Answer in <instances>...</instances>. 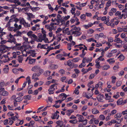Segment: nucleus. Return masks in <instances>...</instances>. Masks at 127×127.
I'll use <instances>...</instances> for the list:
<instances>
[{"instance_id": "nucleus-1", "label": "nucleus", "mask_w": 127, "mask_h": 127, "mask_svg": "<svg viewBox=\"0 0 127 127\" xmlns=\"http://www.w3.org/2000/svg\"><path fill=\"white\" fill-rule=\"evenodd\" d=\"M32 70L35 72L39 71L38 73L40 74H42L43 72V70L41 69L40 67L36 65L32 67Z\"/></svg>"}, {"instance_id": "nucleus-2", "label": "nucleus", "mask_w": 127, "mask_h": 127, "mask_svg": "<svg viewBox=\"0 0 127 127\" xmlns=\"http://www.w3.org/2000/svg\"><path fill=\"white\" fill-rule=\"evenodd\" d=\"M9 49V47L5 46L3 45H1L0 48V51L1 53H4L5 51H7Z\"/></svg>"}, {"instance_id": "nucleus-3", "label": "nucleus", "mask_w": 127, "mask_h": 127, "mask_svg": "<svg viewBox=\"0 0 127 127\" xmlns=\"http://www.w3.org/2000/svg\"><path fill=\"white\" fill-rule=\"evenodd\" d=\"M122 114L121 113H118L115 114V115L114 117L115 118H117V120H118L119 121H120V122H121V120L120 119V118L122 116Z\"/></svg>"}, {"instance_id": "nucleus-4", "label": "nucleus", "mask_w": 127, "mask_h": 127, "mask_svg": "<svg viewBox=\"0 0 127 127\" xmlns=\"http://www.w3.org/2000/svg\"><path fill=\"white\" fill-rule=\"evenodd\" d=\"M15 20V19H10L9 20V21L6 24V25L5 26V27L7 28V27H10V26H11V23H13V22H14V21Z\"/></svg>"}, {"instance_id": "nucleus-5", "label": "nucleus", "mask_w": 127, "mask_h": 127, "mask_svg": "<svg viewBox=\"0 0 127 127\" xmlns=\"http://www.w3.org/2000/svg\"><path fill=\"white\" fill-rule=\"evenodd\" d=\"M76 116L78 118V121L79 122H82L84 119V117L83 116L78 114L76 115Z\"/></svg>"}, {"instance_id": "nucleus-6", "label": "nucleus", "mask_w": 127, "mask_h": 127, "mask_svg": "<svg viewBox=\"0 0 127 127\" xmlns=\"http://www.w3.org/2000/svg\"><path fill=\"white\" fill-rule=\"evenodd\" d=\"M103 97V95L99 94L97 95L96 98L97 100L101 102Z\"/></svg>"}, {"instance_id": "nucleus-7", "label": "nucleus", "mask_w": 127, "mask_h": 127, "mask_svg": "<svg viewBox=\"0 0 127 127\" xmlns=\"http://www.w3.org/2000/svg\"><path fill=\"white\" fill-rule=\"evenodd\" d=\"M81 29L79 27H75L72 28L70 32L72 34L73 33V31H79Z\"/></svg>"}, {"instance_id": "nucleus-8", "label": "nucleus", "mask_w": 127, "mask_h": 127, "mask_svg": "<svg viewBox=\"0 0 127 127\" xmlns=\"http://www.w3.org/2000/svg\"><path fill=\"white\" fill-rule=\"evenodd\" d=\"M27 13V15L29 17L28 20H31V18H35V16L33 15L32 13Z\"/></svg>"}, {"instance_id": "nucleus-9", "label": "nucleus", "mask_w": 127, "mask_h": 127, "mask_svg": "<svg viewBox=\"0 0 127 127\" xmlns=\"http://www.w3.org/2000/svg\"><path fill=\"white\" fill-rule=\"evenodd\" d=\"M123 99L122 98H121L119 99L117 101V104L118 105H124V101H123Z\"/></svg>"}, {"instance_id": "nucleus-10", "label": "nucleus", "mask_w": 127, "mask_h": 127, "mask_svg": "<svg viewBox=\"0 0 127 127\" xmlns=\"http://www.w3.org/2000/svg\"><path fill=\"white\" fill-rule=\"evenodd\" d=\"M30 38H31L32 40H34L37 42H38V37L37 36L34 34H33L30 37Z\"/></svg>"}, {"instance_id": "nucleus-11", "label": "nucleus", "mask_w": 127, "mask_h": 127, "mask_svg": "<svg viewBox=\"0 0 127 127\" xmlns=\"http://www.w3.org/2000/svg\"><path fill=\"white\" fill-rule=\"evenodd\" d=\"M74 112V110L73 109H69L66 111V115L67 116H70L71 114Z\"/></svg>"}, {"instance_id": "nucleus-12", "label": "nucleus", "mask_w": 127, "mask_h": 127, "mask_svg": "<svg viewBox=\"0 0 127 127\" xmlns=\"http://www.w3.org/2000/svg\"><path fill=\"white\" fill-rule=\"evenodd\" d=\"M50 66L51 69H57L58 67V66L57 65L55 64H51L50 65Z\"/></svg>"}, {"instance_id": "nucleus-13", "label": "nucleus", "mask_w": 127, "mask_h": 127, "mask_svg": "<svg viewBox=\"0 0 127 127\" xmlns=\"http://www.w3.org/2000/svg\"><path fill=\"white\" fill-rule=\"evenodd\" d=\"M114 58H112L110 59L107 60V61L110 64H112L115 62V61L114 60Z\"/></svg>"}, {"instance_id": "nucleus-14", "label": "nucleus", "mask_w": 127, "mask_h": 127, "mask_svg": "<svg viewBox=\"0 0 127 127\" xmlns=\"http://www.w3.org/2000/svg\"><path fill=\"white\" fill-rule=\"evenodd\" d=\"M57 85V84L56 83H55L53 85H51L50 86V88L49 90L50 91H52V92L55 89L54 87H55L56 85Z\"/></svg>"}, {"instance_id": "nucleus-15", "label": "nucleus", "mask_w": 127, "mask_h": 127, "mask_svg": "<svg viewBox=\"0 0 127 127\" xmlns=\"http://www.w3.org/2000/svg\"><path fill=\"white\" fill-rule=\"evenodd\" d=\"M39 38H38V42H41L43 39H44V38H43V35H42L41 34H40L38 36Z\"/></svg>"}, {"instance_id": "nucleus-16", "label": "nucleus", "mask_w": 127, "mask_h": 127, "mask_svg": "<svg viewBox=\"0 0 127 127\" xmlns=\"http://www.w3.org/2000/svg\"><path fill=\"white\" fill-rule=\"evenodd\" d=\"M111 1H108L106 4V6L105 8V9H108V7L111 5Z\"/></svg>"}, {"instance_id": "nucleus-17", "label": "nucleus", "mask_w": 127, "mask_h": 127, "mask_svg": "<svg viewBox=\"0 0 127 127\" xmlns=\"http://www.w3.org/2000/svg\"><path fill=\"white\" fill-rule=\"evenodd\" d=\"M41 74H40V73H38L37 74L36 73L33 74L32 76V79H35L38 76H39Z\"/></svg>"}, {"instance_id": "nucleus-18", "label": "nucleus", "mask_w": 127, "mask_h": 127, "mask_svg": "<svg viewBox=\"0 0 127 127\" xmlns=\"http://www.w3.org/2000/svg\"><path fill=\"white\" fill-rule=\"evenodd\" d=\"M16 23L17 22H15V23L14 24V26L16 28V30H19L21 29L22 27L20 25L18 26V25L16 24Z\"/></svg>"}, {"instance_id": "nucleus-19", "label": "nucleus", "mask_w": 127, "mask_h": 127, "mask_svg": "<svg viewBox=\"0 0 127 127\" xmlns=\"http://www.w3.org/2000/svg\"><path fill=\"white\" fill-rule=\"evenodd\" d=\"M16 15L15 14L13 15L11 17V19H15V20L14 21L15 22H17L19 21V20L16 18Z\"/></svg>"}, {"instance_id": "nucleus-20", "label": "nucleus", "mask_w": 127, "mask_h": 127, "mask_svg": "<svg viewBox=\"0 0 127 127\" xmlns=\"http://www.w3.org/2000/svg\"><path fill=\"white\" fill-rule=\"evenodd\" d=\"M83 95L84 97H86L88 99H89L92 96V95H90L89 96H88V95H87V94L86 92H83Z\"/></svg>"}, {"instance_id": "nucleus-21", "label": "nucleus", "mask_w": 127, "mask_h": 127, "mask_svg": "<svg viewBox=\"0 0 127 127\" xmlns=\"http://www.w3.org/2000/svg\"><path fill=\"white\" fill-rule=\"evenodd\" d=\"M82 33L80 32L79 31H73V33L72 34H76V36H79Z\"/></svg>"}, {"instance_id": "nucleus-22", "label": "nucleus", "mask_w": 127, "mask_h": 127, "mask_svg": "<svg viewBox=\"0 0 127 127\" xmlns=\"http://www.w3.org/2000/svg\"><path fill=\"white\" fill-rule=\"evenodd\" d=\"M1 93L2 95L3 96H7L8 94V92L6 91H5L4 90L2 91Z\"/></svg>"}, {"instance_id": "nucleus-23", "label": "nucleus", "mask_w": 127, "mask_h": 127, "mask_svg": "<svg viewBox=\"0 0 127 127\" xmlns=\"http://www.w3.org/2000/svg\"><path fill=\"white\" fill-rule=\"evenodd\" d=\"M23 60L22 56L21 55L19 56L18 57V60L20 63H22Z\"/></svg>"}, {"instance_id": "nucleus-24", "label": "nucleus", "mask_w": 127, "mask_h": 127, "mask_svg": "<svg viewBox=\"0 0 127 127\" xmlns=\"http://www.w3.org/2000/svg\"><path fill=\"white\" fill-rule=\"evenodd\" d=\"M92 113L94 114H96L99 113V111L96 108L93 109L92 110Z\"/></svg>"}, {"instance_id": "nucleus-25", "label": "nucleus", "mask_w": 127, "mask_h": 127, "mask_svg": "<svg viewBox=\"0 0 127 127\" xmlns=\"http://www.w3.org/2000/svg\"><path fill=\"white\" fill-rule=\"evenodd\" d=\"M8 42L11 43L13 42L14 44H16L17 43L16 41V39L15 38H13L11 39H10L8 41Z\"/></svg>"}, {"instance_id": "nucleus-26", "label": "nucleus", "mask_w": 127, "mask_h": 127, "mask_svg": "<svg viewBox=\"0 0 127 127\" xmlns=\"http://www.w3.org/2000/svg\"><path fill=\"white\" fill-rule=\"evenodd\" d=\"M23 98L21 96L17 97L15 99V101L16 102H19L23 100Z\"/></svg>"}, {"instance_id": "nucleus-27", "label": "nucleus", "mask_w": 127, "mask_h": 127, "mask_svg": "<svg viewBox=\"0 0 127 127\" xmlns=\"http://www.w3.org/2000/svg\"><path fill=\"white\" fill-rule=\"evenodd\" d=\"M114 41L115 42H117V43H121L122 42V40L119 38H116L114 40Z\"/></svg>"}, {"instance_id": "nucleus-28", "label": "nucleus", "mask_w": 127, "mask_h": 127, "mask_svg": "<svg viewBox=\"0 0 127 127\" xmlns=\"http://www.w3.org/2000/svg\"><path fill=\"white\" fill-rule=\"evenodd\" d=\"M105 117L103 115H101L99 117L98 120L101 121H103L105 120Z\"/></svg>"}, {"instance_id": "nucleus-29", "label": "nucleus", "mask_w": 127, "mask_h": 127, "mask_svg": "<svg viewBox=\"0 0 127 127\" xmlns=\"http://www.w3.org/2000/svg\"><path fill=\"white\" fill-rule=\"evenodd\" d=\"M110 67V66L108 65H104L103 66L102 69L103 70H106L109 69Z\"/></svg>"}, {"instance_id": "nucleus-30", "label": "nucleus", "mask_w": 127, "mask_h": 127, "mask_svg": "<svg viewBox=\"0 0 127 127\" xmlns=\"http://www.w3.org/2000/svg\"><path fill=\"white\" fill-rule=\"evenodd\" d=\"M31 95H27L23 97V98L24 99H27L28 100H29L31 99Z\"/></svg>"}, {"instance_id": "nucleus-31", "label": "nucleus", "mask_w": 127, "mask_h": 127, "mask_svg": "<svg viewBox=\"0 0 127 127\" xmlns=\"http://www.w3.org/2000/svg\"><path fill=\"white\" fill-rule=\"evenodd\" d=\"M31 9L32 11L34 12L39 10L40 8L38 7H31Z\"/></svg>"}, {"instance_id": "nucleus-32", "label": "nucleus", "mask_w": 127, "mask_h": 127, "mask_svg": "<svg viewBox=\"0 0 127 127\" xmlns=\"http://www.w3.org/2000/svg\"><path fill=\"white\" fill-rule=\"evenodd\" d=\"M29 60V63L32 64H33L35 63L36 60L35 59H30Z\"/></svg>"}, {"instance_id": "nucleus-33", "label": "nucleus", "mask_w": 127, "mask_h": 127, "mask_svg": "<svg viewBox=\"0 0 127 127\" xmlns=\"http://www.w3.org/2000/svg\"><path fill=\"white\" fill-rule=\"evenodd\" d=\"M19 69H14L12 70L13 72L15 74H17L19 73Z\"/></svg>"}, {"instance_id": "nucleus-34", "label": "nucleus", "mask_w": 127, "mask_h": 127, "mask_svg": "<svg viewBox=\"0 0 127 127\" xmlns=\"http://www.w3.org/2000/svg\"><path fill=\"white\" fill-rule=\"evenodd\" d=\"M33 34V32L32 31H30L27 33V34L29 38H30V37Z\"/></svg>"}, {"instance_id": "nucleus-35", "label": "nucleus", "mask_w": 127, "mask_h": 127, "mask_svg": "<svg viewBox=\"0 0 127 127\" xmlns=\"http://www.w3.org/2000/svg\"><path fill=\"white\" fill-rule=\"evenodd\" d=\"M56 123L58 125L61 126V125L64 124L63 122L62 121H59L56 122Z\"/></svg>"}, {"instance_id": "nucleus-36", "label": "nucleus", "mask_w": 127, "mask_h": 127, "mask_svg": "<svg viewBox=\"0 0 127 127\" xmlns=\"http://www.w3.org/2000/svg\"><path fill=\"white\" fill-rule=\"evenodd\" d=\"M86 15L84 14L81 15L80 16L81 19L83 21L85 20H86Z\"/></svg>"}, {"instance_id": "nucleus-37", "label": "nucleus", "mask_w": 127, "mask_h": 127, "mask_svg": "<svg viewBox=\"0 0 127 127\" xmlns=\"http://www.w3.org/2000/svg\"><path fill=\"white\" fill-rule=\"evenodd\" d=\"M124 57L123 55H120L118 57V58L120 59V61H123L124 59Z\"/></svg>"}, {"instance_id": "nucleus-38", "label": "nucleus", "mask_w": 127, "mask_h": 127, "mask_svg": "<svg viewBox=\"0 0 127 127\" xmlns=\"http://www.w3.org/2000/svg\"><path fill=\"white\" fill-rule=\"evenodd\" d=\"M86 54V52H85L84 50H82V54L79 55V56L82 58H84Z\"/></svg>"}, {"instance_id": "nucleus-39", "label": "nucleus", "mask_w": 127, "mask_h": 127, "mask_svg": "<svg viewBox=\"0 0 127 127\" xmlns=\"http://www.w3.org/2000/svg\"><path fill=\"white\" fill-rule=\"evenodd\" d=\"M59 117V115L56 113H54V117H52V118L53 119H58Z\"/></svg>"}, {"instance_id": "nucleus-40", "label": "nucleus", "mask_w": 127, "mask_h": 127, "mask_svg": "<svg viewBox=\"0 0 127 127\" xmlns=\"http://www.w3.org/2000/svg\"><path fill=\"white\" fill-rule=\"evenodd\" d=\"M77 121L76 119L70 120L69 121V122L73 124H75L77 122Z\"/></svg>"}, {"instance_id": "nucleus-41", "label": "nucleus", "mask_w": 127, "mask_h": 127, "mask_svg": "<svg viewBox=\"0 0 127 127\" xmlns=\"http://www.w3.org/2000/svg\"><path fill=\"white\" fill-rule=\"evenodd\" d=\"M51 72L49 71H46L44 73V75L45 76H47L50 75Z\"/></svg>"}, {"instance_id": "nucleus-42", "label": "nucleus", "mask_w": 127, "mask_h": 127, "mask_svg": "<svg viewBox=\"0 0 127 127\" xmlns=\"http://www.w3.org/2000/svg\"><path fill=\"white\" fill-rule=\"evenodd\" d=\"M16 36H21L22 34V33L21 32L19 31H17L16 32Z\"/></svg>"}, {"instance_id": "nucleus-43", "label": "nucleus", "mask_w": 127, "mask_h": 127, "mask_svg": "<svg viewBox=\"0 0 127 127\" xmlns=\"http://www.w3.org/2000/svg\"><path fill=\"white\" fill-rule=\"evenodd\" d=\"M82 72H83V74H85L88 72L87 69L83 68L81 70Z\"/></svg>"}, {"instance_id": "nucleus-44", "label": "nucleus", "mask_w": 127, "mask_h": 127, "mask_svg": "<svg viewBox=\"0 0 127 127\" xmlns=\"http://www.w3.org/2000/svg\"><path fill=\"white\" fill-rule=\"evenodd\" d=\"M79 60L80 59L79 58H77L73 59L72 61L74 62H78Z\"/></svg>"}, {"instance_id": "nucleus-45", "label": "nucleus", "mask_w": 127, "mask_h": 127, "mask_svg": "<svg viewBox=\"0 0 127 127\" xmlns=\"http://www.w3.org/2000/svg\"><path fill=\"white\" fill-rule=\"evenodd\" d=\"M77 3H78L77 4H79L80 6L83 7L86 5V3H87L86 2V3H80V2H78Z\"/></svg>"}, {"instance_id": "nucleus-46", "label": "nucleus", "mask_w": 127, "mask_h": 127, "mask_svg": "<svg viewBox=\"0 0 127 127\" xmlns=\"http://www.w3.org/2000/svg\"><path fill=\"white\" fill-rule=\"evenodd\" d=\"M5 85L4 82V81H2L0 82V88L3 87Z\"/></svg>"}, {"instance_id": "nucleus-47", "label": "nucleus", "mask_w": 127, "mask_h": 127, "mask_svg": "<svg viewBox=\"0 0 127 127\" xmlns=\"http://www.w3.org/2000/svg\"><path fill=\"white\" fill-rule=\"evenodd\" d=\"M75 8L74 7H72L71 9L70 10V11L72 14H73L75 13Z\"/></svg>"}, {"instance_id": "nucleus-48", "label": "nucleus", "mask_w": 127, "mask_h": 127, "mask_svg": "<svg viewBox=\"0 0 127 127\" xmlns=\"http://www.w3.org/2000/svg\"><path fill=\"white\" fill-rule=\"evenodd\" d=\"M42 32L43 34V38H45L46 37V32L44 30L42 31Z\"/></svg>"}, {"instance_id": "nucleus-49", "label": "nucleus", "mask_w": 127, "mask_h": 127, "mask_svg": "<svg viewBox=\"0 0 127 127\" xmlns=\"http://www.w3.org/2000/svg\"><path fill=\"white\" fill-rule=\"evenodd\" d=\"M59 73H60L61 74H63L65 73V71L63 69H61L59 71Z\"/></svg>"}, {"instance_id": "nucleus-50", "label": "nucleus", "mask_w": 127, "mask_h": 127, "mask_svg": "<svg viewBox=\"0 0 127 127\" xmlns=\"http://www.w3.org/2000/svg\"><path fill=\"white\" fill-rule=\"evenodd\" d=\"M122 84V82L121 81H118L116 83V86L117 87L120 86Z\"/></svg>"}, {"instance_id": "nucleus-51", "label": "nucleus", "mask_w": 127, "mask_h": 127, "mask_svg": "<svg viewBox=\"0 0 127 127\" xmlns=\"http://www.w3.org/2000/svg\"><path fill=\"white\" fill-rule=\"evenodd\" d=\"M92 57L86 58V62L88 63L92 61Z\"/></svg>"}, {"instance_id": "nucleus-52", "label": "nucleus", "mask_w": 127, "mask_h": 127, "mask_svg": "<svg viewBox=\"0 0 127 127\" xmlns=\"http://www.w3.org/2000/svg\"><path fill=\"white\" fill-rule=\"evenodd\" d=\"M119 92L117 93V94L115 95H114L113 97L116 98H117L119 96Z\"/></svg>"}, {"instance_id": "nucleus-53", "label": "nucleus", "mask_w": 127, "mask_h": 127, "mask_svg": "<svg viewBox=\"0 0 127 127\" xmlns=\"http://www.w3.org/2000/svg\"><path fill=\"white\" fill-rule=\"evenodd\" d=\"M113 38L111 37H109L108 40V42H113Z\"/></svg>"}, {"instance_id": "nucleus-54", "label": "nucleus", "mask_w": 127, "mask_h": 127, "mask_svg": "<svg viewBox=\"0 0 127 127\" xmlns=\"http://www.w3.org/2000/svg\"><path fill=\"white\" fill-rule=\"evenodd\" d=\"M118 2L120 3H124L127 2L126 0H118Z\"/></svg>"}, {"instance_id": "nucleus-55", "label": "nucleus", "mask_w": 127, "mask_h": 127, "mask_svg": "<svg viewBox=\"0 0 127 127\" xmlns=\"http://www.w3.org/2000/svg\"><path fill=\"white\" fill-rule=\"evenodd\" d=\"M105 96L106 97V99L107 100H108L111 97V96H110L108 95L107 94H105Z\"/></svg>"}, {"instance_id": "nucleus-56", "label": "nucleus", "mask_w": 127, "mask_h": 127, "mask_svg": "<svg viewBox=\"0 0 127 127\" xmlns=\"http://www.w3.org/2000/svg\"><path fill=\"white\" fill-rule=\"evenodd\" d=\"M48 6L49 8V9L51 10V11H53L54 10L53 8L52 7L50 4H48Z\"/></svg>"}, {"instance_id": "nucleus-57", "label": "nucleus", "mask_w": 127, "mask_h": 127, "mask_svg": "<svg viewBox=\"0 0 127 127\" xmlns=\"http://www.w3.org/2000/svg\"><path fill=\"white\" fill-rule=\"evenodd\" d=\"M25 22L24 19L23 18H22L20 20V23L21 24L23 25Z\"/></svg>"}, {"instance_id": "nucleus-58", "label": "nucleus", "mask_w": 127, "mask_h": 127, "mask_svg": "<svg viewBox=\"0 0 127 127\" xmlns=\"http://www.w3.org/2000/svg\"><path fill=\"white\" fill-rule=\"evenodd\" d=\"M118 7L120 10H122L124 8V5L120 4L118 5Z\"/></svg>"}, {"instance_id": "nucleus-59", "label": "nucleus", "mask_w": 127, "mask_h": 127, "mask_svg": "<svg viewBox=\"0 0 127 127\" xmlns=\"http://www.w3.org/2000/svg\"><path fill=\"white\" fill-rule=\"evenodd\" d=\"M23 38L25 42H27V43H28L29 44L30 43V42H28V38L24 36L23 37Z\"/></svg>"}, {"instance_id": "nucleus-60", "label": "nucleus", "mask_w": 127, "mask_h": 127, "mask_svg": "<svg viewBox=\"0 0 127 127\" xmlns=\"http://www.w3.org/2000/svg\"><path fill=\"white\" fill-rule=\"evenodd\" d=\"M25 27H29L30 26V25L28 23L25 22V23L23 25Z\"/></svg>"}, {"instance_id": "nucleus-61", "label": "nucleus", "mask_w": 127, "mask_h": 127, "mask_svg": "<svg viewBox=\"0 0 127 127\" xmlns=\"http://www.w3.org/2000/svg\"><path fill=\"white\" fill-rule=\"evenodd\" d=\"M67 48L69 50H70L71 49V44L70 43H68L67 44Z\"/></svg>"}, {"instance_id": "nucleus-62", "label": "nucleus", "mask_w": 127, "mask_h": 127, "mask_svg": "<svg viewBox=\"0 0 127 127\" xmlns=\"http://www.w3.org/2000/svg\"><path fill=\"white\" fill-rule=\"evenodd\" d=\"M113 55L112 53H108L106 55V56L107 57L110 58Z\"/></svg>"}, {"instance_id": "nucleus-63", "label": "nucleus", "mask_w": 127, "mask_h": 127, "mask_svg": "<svg viewBox=\"0 0 127 127\" xmlns=\"http://www.w3.org/2000/svg\"><path fill=\"white\" fill-rule=\"evenodd\" d=\"M74 92L75 93V94L77 95L79 93V91L78 90V89L77 88H76L75 89V90Z\"/></svg>"}, {"instance_id": "nucleus-64", "label": "nucleus", "mask_w": 127, "mask_h": 127, "mask_svg": "<svg viewBox=\"0 0 127 127\" xmlns=\"http://www.w3.org/2000/svg\"><path fill=\"white\" fill-rule=\"evenodd\" d=\"M9 70V69L8 68H5L4 69L3 71L5 73H7Z\"/></svg>"}]
</instances>
